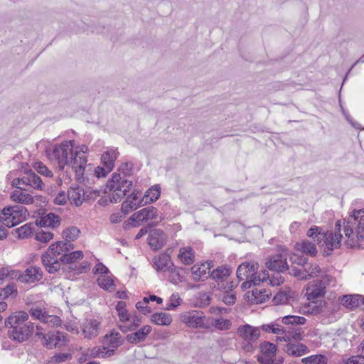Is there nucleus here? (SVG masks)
Instances as JSON below:
<instances>
[{
    "mask_svg": "<svg viewBox=\"0 0 364 364\" xmlns=\"http://www.w3.org/2000/svg\"><path fill=\"white\" fill-rule=\"evenodd\" d=\"M119 153L115 149H109L101 156V161L103 166L112 170L114 167V163L118 158Z\"/></svg>",
    "mask_w": 364,
    "mask_h": 364,
    "instance_id": "nucleus-23",
    "label": "nucleus"
},
{
    "mask_svg": "<svg viewBox=\"0 0 364 364\" xmlns=\"http://www.w3.org/2000/svg\"><path fill=\"white\" fill-rule=\"evenodd\" d=\"M93 272L94 274L107 275L109 272V269L105 265L100 262L95 266Z\"/></svg>",
    "mask_w": 364,
    "mask_h": 364,
    "instance_id": "nucleus-64",
    "label": "nucleus"
},
{
    "mask_svg": "<svg viewBox=\"0 0 364 364\" xmlns=\"http://www.w3.org/2000/svg\"><path fill=\"white\" fill-rule=\"evenodd\" d=\"M161 194V188L159 185H155L151 188H149L148 191L145 193L144 197L142 198V201L144 203L142 204L146 205L148 203H151L157 200Z\"/></svg>",
    "mask_w": 364,
    "mask_h": 364,
    "instance_id": "nucleus-29",
    "label": "nucleus"
},
{
    "mask_svg": "<svg viewBox=\"0 0 364 364\" xmlns=\"http://www.w3.org/2000/svg\"><path fill=\"white\" fill-rule=\"evenodd\" d=\"M291 259L293 263H295L300 266H304L305 264H308V259L303 255H294Z\"/></svg>",
    "mask_w": 364,
    "mask_h": 364,
    "instance_id": "nucleus-62",
    "label": "nucleus"
},
{
    "mask_svg": "<svg viewBox=\"0 0 364 364\" xmlns=\"http://www.w3.org/2000/svg\"><path fill=\"white\" fill-rule=\"evenodd\" d=\"M275 304H282L288 301V296L284 291L278 292L273 298Z\"/></svg>",
    "mask_w": 364,
    "mask_h": 364,
    "instance_id": "nucleus-59",
    "label": "nucleus"
},
{
    "mask_svg": "<svg viewBox=\"0 0 364 364\" xmlns=\"http://www.w3.org/2000/svg\"><path fill=\"white\" fill-rule=\"evenodd\" d=\"M116 310L120 321L124 322L129 320V314L126 309V303L123 301H118L116 305Z\"/></svg>",
    "mask_w": 364,
    "mask_h": 364,
    "instance_id": "nucleus-47",
    "label": "nucleus"
},
{
    "mask_svg": "<svg viewBox=\"0 0 364 364\" xmlns=\"http://www.w3.org/2000/svg\"><path fill=\"white\" fill-rule=\"evenodd\" d=\"M230 268L226 266H220L210 272V277L218 283L225 280L230 276Z\"/></svg>",
    "mask_w": 364,
    "mask_h": 364,
    "instance_id": "nucleus-27",
    "label": "nucleus"
},
{
    "mask_svg": "<svg viewBox=\"0 0 364 364\" xmlns=\"http://www.w3.org/2000/svg\"><path fill=\"white\" fill-rule=\"evenodd\" d=\"M28 314L26 312L23 311H18L11 314L5 320V326L10 329H14L16 327L18 328L23 324H28Z\"/></svg>",
    "mask_w": 364,
    "mask_h": 364,
    "instance_id": "nucleus-15",
    "label": "nucleus"
},
{
    "mask_svg": "<svg viewBox=\"0 0 364 364\" xmlns=\"http://www.w3.org/2000/svg\"><path fill=\"white\" fill-rule=\"evenodd\" d=\"M72 358V354L68 353H56L50 358V362L52 363H60Z\"/></svg>",
    "mask_w": 364,
    "mask_h": 364,
    "instance_id": "nucleus-50",
    "label": "nucleus"
},
{
    "mask_svg": "<svg viewBox=\"0 0 364 364\" xmlns=\"http://www.w3.org/2000/svg\"><path fill=\"white\" fill-rule=\"evenodd\" d=\"M180 321L187 327L191 328H210V320L200 311H189L180 315Z\"/></svg>",
    "mask_w": 364,
    "mask_h": 364,
    "instance_id": "nucleus-6",
    "label": "nucleus"
},
{
    "mask_svg": "<svg viewBox=\"0 0 364 364\" xmlns=\"http://www.w3.org/2000/svg\"><path fill=\"white\" fill-rule=\"evenodd\" d=\"M236 286L237 285L234 282H228L225 280H223V282L218 283L217 289L223 291L225 293H230L235 288Z\"/></svg>",
    "mask_w": 364,
    "mask_h": 364,
    "instance_id": "nucleus-55",
    "label": "nucleus"
},
{
    "mask_svg": "<svg viewBox=\"0 0 364 364\" xmlns=\"http://www.w3.org/2000/svg\"><path fill=\"white\" fill-rule=\"evenodd\" d=\"M79 163L78 159L76 161L75 164H70L72 166V168L75 169L77 180L78 181H80L82 178L84 171H85V165L87 162V160L85 157H79Z\"/></svg>",
    "mask_w": 364,
    "mask_h": 364,
    "instance_id": "nucleus-41",
    "label": "nucleus"
},
{
    "mask_svg": "<svg viewBox=\"0 0 364 364\" xmlns=\"http://www.w3.org/2000/svg\"><path fill=\"white\" fill-rule=\"evenodd\" d=\"M151 330L152 328L151 326H144L134 333L127 335L126 340L132 344H136L139 342L144 341Z\"/></svg>",
    "mask_w": 364,
    "mask_h": 364,
    "instance_id": "nucleus-19",
    "label": "nucleus"
},
{
    "mask_svg": "<svg viewBox=\"0 0 364 364\" xmlns=\"http://www.w3.org/2000/svg\"><path fill=\"white\" fill-rule=\"evenodd\" d=\"M157 217V209L154 206H147L141 209L140 210L134 213L131 217L130 220L136 222L137 225H134V227H136L139 225V223L145 222L151 219L156 218Z\"/></svg>",
    "mask_w": 364,
    "mask_h": 364,
    "instance_id": "nucleus-13",
    "label": "nucleus"
},
{
    "mask_svg": "<svg viewBox=\"0 0 364 364\" xmlns=\"http://www.w3.org/2000/svg\"><path fill=\"white\" fill-rule=\"evenodd\" d=\"M333 280V277L330 274L323 275L321 279H317L306 289V295L307 299L311 301L319 297H322L326 294V287Z\"/></svg>",
    "mask_w": 364,
    "mask_h": 364,
    "instance_id": "nucleus-7",
    "label": "nucleus"
},
{
    "mask_svg": "<svg viewBox=\"0 0 364 364\" xmlns=\"http://www.w3.org/2000/svg\"><path fill=\"white\" fill-rule=\"evenodd\" d=\"M23 191H26V188H21L20 190L14 191L11 193V199L13 201L21 204H32L34 202L33 197L28 193H24Z\"/></svg>",
    "mask_w": 364,
    "mask_h": 364,
    "instance_id": "nucleus-22",
    "label": "nucleus"
},
{
    "mask_svg": "<svg viewBox=\"0 0 364 364\" xmlns=\"http://www.w3.org/2000/svg\"><path fill=\"white\" fill-rule=\"evenodd\" d=\"M149 245L153 250L162 248L166 242V236L161 229H152L149 235Z\"/></svg>",
    "mask_w": 364,
    "mask_h": 364,
    "instance_id": "nucleus-14",
    "label": "nucleus"
},
{
    "mask_svg": "<svg viewBox=\"0 0 364 364\" xmlns=\"http://www.w3.org/2000/svg\"><path fill=\"white\" fill-rule=\"evenodd\" d=\"M134 164L132 162H124L121 164L118 168L120 176L122 175L124 177H128L133 173Z\"/></svg>",
    "mask_w": 364,
    "mask_h": 364,
    "instance_id": "nucleus-48",
    "label": "nucleus"
},
{
    "mask_svg": "<svg viewBox=\"0 0 364 364\" xmlns=\"http://www.w3.org/2000/svg\"><path fill=\"white\" fill-rule=\"evenodd\" d=\"M34 330V325L31 322L28 324H23L21 327H16L14 329H9L8 331L9 337L18 343L23 342L28 339Z\"/></svg>",
    "mask_w": 364,
    "mask_h": 364,
    "instance_id": "nucleus-10",
    "label": "nucleus"
},
{
    "mask_svg": "<svg viewBox=\"0 0 364 364\" xmlns=\"http://www.w3.org/2000/svg\"><path fill=\"white\" fill-rule=\"evenodd\" d=\"M267 299H269V296L264 289L255 288L252 290V298L250 299L252 302L256 304L263 303Z\"/></svg>",
    "mask_w": 364,
    "mask_h": 364,
    "instance_id": "nucleus-39",
    "label": "nucleus"
},
{
    "mask_svg": "<svg viewBox=\"0 0 364 364\" xmlns=\"http://www.w3.org/2000/svg\"><path fill=\"white\" fill-rule=\"evenodd\" d=\"M35 170L40 174L46 177H52L53 173L42 162H36L33 166Z\"/></svg>",
    "mask_w": 364,
    "mask_h": 364,
    "instance_id": "nucleus-52",
    "label": "nucleus"
},
{
    "mask_svg": "<svg viewBox=\"0 0 364 364\" xmlns=\"http://www.w3.org/2000/svg\"><path fill=\"white\" fill-rule=\"evenodd\" d=\"M125 196V193H124L121 190V186H117L114 190V193L110 197L109 200L112 203H117V202L120 201L121 199Z\"/></svg>",
    "mask_w": 364,
    "mask_h": 364,
    "instance_id": "nucleus-57",
    "label": "nucleus"
},
{
    "mask_svg": "<svg viewBox=\"0 0 364 364\" xmlns=\"http://www.w3.org/2000/svg\"><path fill=\"white\" fill-rule=\"evenodd\" d=\"M97 284L100 288L107 290L112 291L114 289V283L113 279L107 275H102L97 279Z\"/></svg>",
    "mask_w": 364,
    "mask_h": 364,
    "instance_id": "nucleus-43",
    "label": "nucleus"
},
{
    "mask_svg": "<svg viewBox=\"0 0 364 364\" xmlns=\"http://www.w3.org/2000/svg\"><path fill=\"white\" fill-rule=\"evenodd\" d=\"M269 278V274L267 270H263L262 272L258 273L255 275V281H254V286L258 285L262 282L267 281Z\"/></svg>",
    "mask_w": 364,
    "mask_h": 364,
    "instance_id": "nucleus-60",
    "label": "nucleus"
},
{
    "mask_svg": "<svg viewBox=\"0 0 364 364\" xmlns=\"http://www.w3.org/2000/svg\"><path fill=\"white\" fill-rule=\"evenodd\" d=\"M305 276H301V279L307 280L311 277H316L321 272V269L318 264L316 263H311L304 269Z\"/></svg>",
    "mask_w": 364,
    "mask_h": 364,
    "instance_id": "nucleus-37",
    "label": "nucleus"
},
{
    "mask_svg": "<svg viewBox=\"0 0 364 364\" xmlns=\"http://www.w3.org/2000/svg\"><path fill=\"white\" fill-rule=\"evenodd\" d=\"M141 193L140 191L135 190L122 203L121 210L124 215L129 213L131 210H136L138 208L144 205V204H142L144 203L142 198L139 199Z\"/></svg>",
    "mask_w": 364,
    "mask_h": 364,
    "instance_id": "nucleus-12",
    "label": "nucleus"
},
{
    "mask_svg": "<svg viewBox=\"0 0 364 364\" xmlns=\"http://www.w3.org/2000/svg\"><path fill=\"white\" fill-rule=\"evenodd\" d=\"M118 186H121L122 191L127 195L132 187V181L127 179L121 180Z\"/></svg>",
    "mask_w": 364,
    "mask_h": 364,
    "instance_id": "nucleus-63",
    "label": "nucleus"
},
{
    "mask_svg": "<svg viewBox=\"0 0 364 364\" xmlns=\"http://www.w3.org/2000/svg\"><path fill=\"white\" fill-rule=\"evenodd\" d=\"M53 237V234L50 232H46L43 230H41L37 232L35 235V238L36 240L46 243L49 242Z\"/></svg>",
    "mask_w": 364,
    "mask_h": 364,
    "instance_id": "nucleus-54",
    "label": "nucleus"
},
{
    "mask_svg": "<svg viewBox=\"0 0 364 364\" xmlns=\"http://www.w3.org/2000/svg\"><path fill=\"white\" fill-rule=\"evenodd\" d=\"M306 322V318L295 315H287L282 318V323L287 326L304 325Z\"/></svg>",
    "mask_w": 364,
    "mask_h": 364,
    "instance_id": "nucleus-35",
    "label": "nucleus"
},
{
    "mask_svg": "<svg viewBox=\"0 0 364 364\" xmlns=\"http://www.w3.org/2000/svg\"><path fill=\"white\" fill-rule=\"evenodd\" d=\"M153 263L154 267L157 272H165L173 267L170 255L164 252L154 257Z\"/></svg>",
    "mask_w": 364,
    "mask_h": 364,
    "instance_id": "nucleus-16",
    "label": "nucleus"
},
{
    "mask_svg": "<svg viewBox=\"0 0 364 364\" xmlns=\"http://www.w3.org/2000/svg\"><path fill=\"white\" fill-rule=\"evenodd\" d=\"M43 343L48 349L61 348L68 344L67 335L57 331L56 333H48L43 336Z\"/></svg>",
    "mask_w": 364,
    "mask_h": 364,
    "instance_id": "nucleus-8",
    "label": "nucleus"
},
{
    "mask_svg": "<svg viewBox=\"0 0 364 364\" xmlns=\"http://www.w3.org/2000/svg\"><path fill=\"white\" fill-rule=\"evenodd\" d=\"M178 258L186 265L192 264L195 261V252L191 247H185L180 249Z\"/></svg>",
    "mask_w": 364,
    "mask_h": 364,
    "instance_id": "nucleus-28",
    "label": "nucleus"
},
{
    "mask_svg": "<svg viewBox=\"0 0 364 364\" xmlns=\"http://www.w3.org/2000/svg\"><path fill=\"white\" fill-rule=\"evenodd\" d=\"M266 267L276 273H284L289 270L287 257L282 253L270 257L266 262Z\"/></svg>",
    "mask_w": 364,
    "mask_h": 364,
    "instance_id": "nucleus-11",
    "label": "nucleus"
},
{
    "mask_svg": "<svg viewBox=\"0 0 364 364\" xmlns=\"http://www.w3.org/2000/svg\"><path fill=\"white\" fill-rule=\"evenodd\" d=\"M43 277V272L40 267L36 266L27 268L24 272L19 277V279L25 283H33L39 281Z\"/></svg>",
    "mask_w": 364,
    "mask_h": 364,
    "instance_id": "nucleus-18",
    "label": "nucleus"
},
{
    "mask_svg": "<svg viewBox=\"0 0 364 364\" xmlns=\"http://www.w3.org/2000/svg\"><path fill=\"white\" fill-rule=\"evenodd\" d=\"M83 258V252L80 250L70 253H63L58 249L57 245H50L47 250L42 254L41 260L45 269L49 274H55L60 269L61 264H69V269L75 271L77 274L86 272L89 264L83 262L80 264L77 261Z\"/></svg>",
    "mask_w": 364,
    "mask_h": 364,
    "instance_id": "nucleus-2",
    "label": "nucleus"
},
{
    "mask_svg": "<svg viewBox=\"0 0 364 364\" xmlns=\"http://www.w3.org/2000/svg\"><path fill=\"white\" fill-rule=\"evenodd\" d=\"M261 329L267 333H271L274 334H284L285 333V328L277 321L272 322L268 324H263L261 326Z\"/></svg>",
    "mask_w": 364,
    "mask_h": 364,
    "instance_id": "nucleus-36",
    "label": "nucleus"
},
{
    "mask_svg": "<svg viewBox=\"0 0 364 364\" xmlns=\"http://www.w3.org/2000/svg\"><path fill=\"white\" fill-rule=\"evenodd\" d=\"M210 328L212 326L220 331H225L230 329L231 326V321L228 319L224 318H211V321H210Z\"/></svg>",
    "mask_w": 364,
    "mask_h": 364,
    "instance_id": "nucleus-40",
    "label": "nucleus"
},
{
    "mask_svg": "<svg viewBox=\"0 0 364 364\" xmlns=\"http://www.w3.org/2000/svg\"><path fill=\"white\" fill-rule=\"evenodd\" d=\"M259 264L257 262H244L239 265L237 269V277L239 280L250 279L254 282L255 281V275L258 271Z\"/></svg>",
    "mask_w": 364,
    "mask_h": 364,
    "instance_id": "nucleus-9",
    "label": "nucleus"
},
{
    "mask_svg": "<svg viewBox=\"0 0 364 364\" xmlns=\"http://www.w3.org/2000/svg\"><path fill=\"white\" fill-rule=\"evenodd\" d=\"M326 302L323 300H320L317 302L312 301L308 306L307 311H304V314L317 315L324 311L326 308Z\"/></svg>",
    "mask_w": 364,
    "mask_h": 364,
    "instance_id": "nucleus-33",
    "label": "nucleus"
},
{
    "mask_svg": "<svg viewBox=\"0 0 364 364\" xmlns=\"http://www.w3.org/2000/svg\"><path fill=\"white\" fill-rule=\"evenodd\" d=\"M80 233V230L74 226L65 229L63 232V237L67 242L75 241Z\"/></svg>",
    "mask_w": 364,
    "mask_h": 364,
    "instance_id": "nucleus-46",
    "label": "nucleus"
},
{
    "mask_svg": "<svg viewBox=\"0 0 364 364\" xmlns=\"http://www.w3.org/2000/svg\"><path fill=\"white\" fill-rule=\"evenodd\" d=\"M73 141H65L53 148L52 154L60 170H63L65 165L76 164L77 153L73 151Z\"/></svg>",
    "mask_w": 364,
    "mask_h": 364,
    "instance_id": "nucleus-4",
    "label": "nucleus"
},
{
    "mask_svg": "<svg viewBox=\"0 0 364 364\" xmlns=\"http://www.w3.org/2000/svg\"><path fill=\"white\" fill-rule=\"evenodd\" d=\"M284 351L289 355L299 357L309 353L308 347L301 343H288L284 348Z\"/></svg>",
    "mask_w": 364,
    "mask_h": 364,
    "instance_id": "nucleus-21",
    "label": "nucleus"
},
{
    "mask_svg": "<svg viewBox=\"0 0 364 364\" xmlns=\"http://www.w3.org/2000/svg\"><path fill=\"white\" fill-rule=\"evenodd\" d=\"M269 280L272 286H279L284 282V279L280 275V273L275 272L272 276H269Z\"/></svg>",
    "mask_w": 364,
    "mask_h": 364,
    "instance_id": "nucleus-61",
    "label": "nucleus"
},
{
    "mask_svg": "<svg viewBox=\"0 0 364 364\" xmlns=\"http://www.w3.org/2000/svg\"><path fill=\"white\" fill-rule=\"evenodd\" d=\"M360 295H344L340 298L342 304L350 310L356 309L360 304Z\"/></svg>",
    "mask_w": 364,
    "mask_h": 364,
    "instance_id": "nucleus-32",
    "label": "nucleus"
},
{
    "mask_svg": "<svg viewBox=\"0 0 364 364\" xmlns=\"http://www.w3.org/2000/svg\"><path fill=\"white\" fill-rule=\"evenodd\" d=\"M105 340L107 344L113 348H117L122 344L120 333L115 331H112L110 334L106 335L105 336Z\"/></svg>",
    "mask_w": 364,
    "mask_h": 364,
    "instance_id": "nucleus-34",
    "label": "nucleus"
},
{
    "mask_svg": "<svg viewBox=\"0 0 364 364\" xmlns=\"http://www.w3.org/2000/svg\"><path fill=\"white\" fill-rule=\"evenodd\" d=\"M34 225L33 223H28L23 226L13 230L12 234L17 235L18 238L24 239L31 236L34 231Z\"/></svg>",
    "mask_w": 364,
    "mask_h": 364,
    "instance_id": "nucleus-31",
    "label": "nucleus"
},
{
    "mask_svg": "<svg viewBox=\"0 0 364 364\" xmlns=\"http://www.w3.org/2000/svg\"><path fill=\"white\" fill-rule=\"evenodd\" d=\"M17 289L14 284H9L4 288H0V299L4 300L10 296H16Z\"/></svg>",
    "mask_w": 364,
    "mask_h": 364,
    "instance_id": "nucleus-45",
    "label": "nucleus"
},
{
    "mask_svg": "<svg viewBox=\"0 0 364 364\" xmlns=\"http://www.w3.org/2000/svg\"><path fill=\"white\" fill-rule=\"evenodd\" d=\"M295 247L298 251L311 257L316 256L318 252L315 244L307 240H304L300 242H296Z\"/></svg>",
    "mask_w": 364,
    "mask_h": 364,
    "instance_id": "nucleus-25",
    "label": "nucleus"
},
{
    "mask_svg": "<svg viewBox=\"0 0 364 364\" xmlns=\"http://www.w3.org/2000/svg\"><path fill=\"white\" fill-rule=\"evenodd\" d=\"M44 318H46L45 321H43V323H45L51 324L53 326H59L61 324L62 321L59 316L48 315L47 314Z\"/></svg>",
    "mask_w": 364,
    "mask_h": 364,
    "instance_id": "nucleus-58",
    "label": "nucleus"
},
{
    "mask_svg": "<svg viewBox=\"0 0 364 364\" xmlns=\"http://www.w3.org/2000/svg\"><path fill=\"white\" fill-rule=\"evenodd\" d=\"M68 242L67 241H58L52 243L50 245H57L58 249L63 250V253H70V251L74 249V245Z\"/></svg>",
    "mask_w": 364,
    "mask_h": 364,
    "instance_id": "nucleus-56",
    "label": "nucleus"
},
{
    "mask_svg": "<svg viewBox=\"0 0 364 364\" xmlns=\"http://www.w3.org/2000/svg\"><path fill=\"white\" fill-rule=\"evenodd\" d=\"M28 212L21 205H8L0 213V222L8 228H12L26 220Z\"/></svg>",
    "mask_w": 364,
    "mask_h": 364,
    "instance_id": "nucleus-3",
    "label": "nucleus"
},
{
    "mask_svg": "<svg viewBox=\"0 0 364 364\" xmlns=\"http://www.w3.org/2000/svg\"><path fill=\"white\" fill-rule=\"evenodd\" d=\"M100 323L95 319L87 320L83 325L82 332L85 338H92L99 333Z\"/></svg>",
    "mask_w": 364,
    "mask_h": 364,
    "instance_id": "nucleus-24",
    "label": "nucleus"
},
{
    "mask_svg": "<svg viewBox=\"0 0 364 364\" xmlns=\"http://www.w3.org/2000/svg\"><path fill=\"white\" fill-rule=\"evenodd\" d=\"M237 334L242 338V347L245 352H252L256 346L255 343L260 337V328L250 324L240 326Z\"/></svg>",
    "mask_w": 364,
    "mask_h": 364,
    "instance_id": "nucleus-5",
    "label": "nucleus"
},
{
    "mask_svg": "<svg viewBox=\"0 0 364 364\" xmlns=\"http://www.w3.org/2000/svg\"><path fill=\"white\" fill-rule=\"evenodd\" d=\"M193 279L195 281H205L210 277V272L205 269V264L203 263L200 266L195 264L191 267Z\"/></svg>",
    "mask_w": 364,
    "mask_h": 364,
    "instance_id": "nucleus-26",
    "label": "nucleus"
},
{
    "mask_svg": "<svg viewBox=\"0 0 364 364\" xmlns=\"http://www.w3.org/2000/svg\"><path fill=\"white\" fill-rule=\"evenodd\" d=\"M304 364H327L328 358L324 355H312L301 360Z\"/></svg>",
    "mask_w": 364,
    "mask_h": 364,
    "instance_id": "nucleus-44",
    "label": "nucleus"
},
{
    "mask_svg": "<svg viewBox=\"0 0 364 364\" xmlns=\"http://www.w3.org/2000/svg\"><path fill=\"white\" fill-rule=\"evenodd\" d=\"M151 321L156 325L168 326L171 323L173 320L171 314L159 312L153 314L151 316Z\"/></svg>",
    "mask_w": 364,
    "mask_h": 364,
    "instance_id": "nucleus-30",
    "label": "nucleus"
},
{
    "mask_svg": "<svg viewBox=\"0 0 364 364\" xmlns=\"http://www.w3.org/2000/svg\"><path fill=\"white\" fill-rule=\"evenodd\" d=\"M29 313L31 316L36 318L40 320L41 322H43L45 321L44 316H46L47 313L43 309L39 308V307H34L30 309Z\"/></svg>",
    "mask_w": 364,
    "mask_h": 364,
    "instance_id": "nucleus-51",
    "label": "nucleus"
},
{
    "mask_svg": "<svg viewBox=\"0 0 364 364\" xmlns=\"http://www.w3.org/2000/svg\"><path fill=\"white\" fill-rule=\"evenodd\" d=\"M323 232L321 228L314 225L307 231L306 235L309 237L317 238V240L320 242Z\"/></svg>",
    "mask_w": 364,
    "mask_h": 364,
    "instance_id": "nucleus-53",
    "label": "nucleus"
},
{
    "mask_svg": "<svg viewBox=\"0 0 364 364\" xmlns=\"http://www.w3.org/2000/svg\"><path fill=\"white\" fill-rule=\"evenodd\" d=\"M260 351L262 355L268 357H274L276 355L277 346L272 343L264 341L259 345Z\"/></svg>",
    "mask_w": 364,
    "mask_h": 364,
    "instance_id": "nucleus-38",
    "label": "nucleus"
},
{
    "mask_svg": "<svg viewBox=\"0 0 364 364\" xmlns=\"http://www.w3.org/2000/svg\"><path fill=\"white\" fill-rule=\"evenodd\" d=\"M81 191L82 190L77 186L76 188H71L68 192V199L72 200L76 206H80L82 203Z\"/></svg>",
    "mask_w": 364,
    "mask_h": 364,
    "instance_id": "nucleus-42",
    "label": "nucleus"
},
{
    "mask_svg": "<svg viewBox=\"0 0 364 364\" xmlns=\"http://www.w3.org/2000/svg\"><path fill=\"white\" fill-rule=\"evenodd\" d=\"M23 183L25 186H30L34 189L43 191L44 189V183L41 178L33 172L31 169L27 171L23 176Z\"/></svg>",
    "mask_w": 364,
    "mask_h": 364,
    "instance_id": "nucleus-17",
    "label": "nucleus"
},
{
    "mask_svg": "<svg viewBox=\"0 0 364 364\" xmlns=\"http://www.w3.org/2000/svg\"><path fill=\"white\" fill-rule=\"evenodd\" d=\"M343 226L347 237L346 245L350 248L359 247V242L364 241V208L354 210L347 220H337L334 231L323 232L321 240L324 241L326 247L323 252L324 257L331 255L334 249L341 247L343 237L341 231Z\"/></svg>",
    "mask_w": 364,
    "mask_h": 364,
    "instance_id": "nucleus-1",
    "label": "nucleus"
},
{
    "mask_svg": "<svg viewBox=\"0 0 364 364\" xmlns=\"http://www.w3.org/2000/svg\"><path fill=\"white\" fill-rule=\"evenodd\" d=\"M60 224V217L53 213H49L36 220V225L40 227H51L55 228Z\"/></svg>",
    "mask_w": 364,
    "mask_h": 364,
    "instance_id": "nucleus-20",
    "label": "nucleus"
},
{
    "mask_svg": "<svg viewBox=\"0 0 364 364\" xmlns=\"http://www.w3.org/2000/svg\"><path fill=\"white\" fill-rule=\"evenodd\" d=\"M121 180L122 176H120V174L114 173L112 176V178L107 181L105 190L108 191L114 190L116 187L119 184Z\"/></svg>",
    "mask_w": 364,
    "mask_h": 364,
    "instance_id": "nucleus-49",
    "label": "nucleus"
}]
</instances>
